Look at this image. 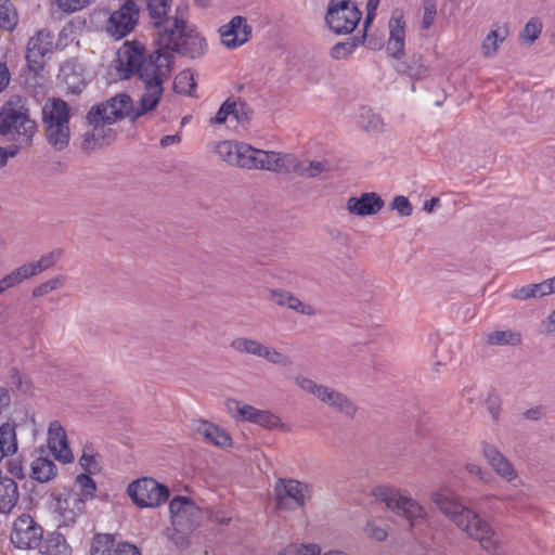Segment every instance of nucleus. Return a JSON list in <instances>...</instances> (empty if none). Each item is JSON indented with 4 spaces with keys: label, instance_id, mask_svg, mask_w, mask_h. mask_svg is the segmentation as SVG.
Segmentation results:
<instances>
[{
    "label": "nucleus",
    "instance_id": "a211bd4d",
    "mask_svg": "<svg viewBox=\"0 0 555 555\" xmlns=\"http://www.w3.org/2000/svg\"><path fill=\"white\" fill-rule=\"evenodd\" d=\"M233 404L235 416L243 421L250 422L267 429L283 428L281 418L270 411L258 410L241 401H233Z\"/></svg>",
    "mask_w": 555,
    "mask_h": 555
},
{
    "label": "nucleus",
    "instance_id": "0eeeda50",
    "mask_svg": "<svg viewBox=\"0 0 555 555\" xmlns=\"http://www.w3.org/2000/svg\"><path fill=\"white\" fill-rule=\"evenodd\" d=\"M47 139L56 150L67 146L70 135L69 108L61 99L49 100L42 108Z\"/></svg>",
    "mask_w": 555,
    "mask_h": 555
},
{
    "label": "nucleus",
    "instance_id": "dca6fc26",
    "mask_svg": "<svg viewBox=\"0 0 555 555\" xmlns=\"http://www.w3.org/2000/svg\"><path fill=\"white\" fill-rule=\"evenodd\" d=\"M52 36L47 30H39L27 43L26 60L29 69L38 72L43 66L44 56L52 52Z\"/></svg>",
    "mask_w": 555,
    "mask_h": 555
},
{
    "label": "nucleus",
    "instance_id": "6e6552de",
    "mask_svg": "<svg viewBox=\"0 0 555 555\" xmlns=\"http://www.w3.org/2000/svg\"><path fill=\"white\" fill-rule=\"evenodd\" d=\"M295 383L302 391L314 396L336 412L347 417L354 416L357 406L345 393L302 375L296 376Z\"/></svg>",
    "mask_w": 555,
    "mask_h": 555
},
{
    "label": "nucleus",
    "instance_id": "423d86ee",
    "mask_svg": "<svg viewBox=\"0 0 555 555\" xmlns=\"http://www.w3.org/2000/svg\"><path fill=\"white\" fill-rule=\"evenodd\" d=\"M372 494L376 501L383 502L390 511L403 517L409 522L412 534L422 542L424 530L429 527V517L418 501L387 486L375 487Z\"/></svg>",
    "mask_w": 555,
    "mask_h": 555
},
{
    "label": "nucleus",
    "instance_id": "69168bd1",
    "mask_svg": "<svg viewBox=\"0 0 555 555\" xmlns=\"http://www.w3.org/2000/svg\"><path fill=\"white\" fill-rule=\"evenodd\" d=\"M16 154H17V149L16 147L3 149V147L0 146V168L2 166H4V164L8 160V157H13Z\"/></svg>",
    "mask_w": 555,
    "mask_h": 555
},
{
    "label": "nucleus",
    "instance_id": "39448f33",
    "mask_svg": "<svg viewBox=\"0 0 555 555\" xmlns=\"http://www.w3.org/2000/svg\"><path fill=\"white\" fill-rule=\"evenodd\" d=\"M37 125L30 117L27 99L23 95H11L0 107V135L15 142L17 151L30 145Z\"/></svg>",
    "mask_w": 555,
    "mask_h": 555
},
{
    "label": "nucleus",
    "instance_id": "4be33fe9",
    "mask_svg": "<svg viewBox=\"0 0 555 555\" xmlns=\"http://www.w3.org/2000/svg\"><path fill=\"white\" fill-rule=\"evenodd\" d=\"M383 207L384 201L375 192L362 193L359 197H350L346 205L349 214L361 217L375 215Z\"/></svg>",
    "mask_w": 555,
    "mask_h": 555
},
{
    "label": "nucleus",
    "instance_id": "cd10ccee",
    "mask_svg": "<svg viewBox=\"0 0 555 555\" xmlns=\"http://www.w3.org/2000/svg\"><path fill=\"white\" fill-rule=\"evenodd\" d=\"M40 553L42 555H70V547L64 535L53 532L42 541Z\"/></svg>",
    "mask_w": 555,
    "mask_h": 555
},
{
    "label": "nucleus",
    "instance_id": "603ef678",
    "mask_svg": "<svg viewBox=\"0 0 555 555\" xmlns=\"http://www.w3.org/2000/svg\"><path fill=\"white\" fill-rule=\"evenodd\" d=\"M287 308L308 317L315 314V309L311 305L301 301L294 295L292 296Z\"/></svg>",
    "mask_w": 555,
    "mask_h": 555
},
{
    "label": "nucleus",
    "instance_id": "9d476101",
    "mask_svg": "<svg viewBox=\"0 0 555 555\" xmlns=\"http://www.w3.org/2000/svg\"><path fill=\"white\" fill-rule=\"evenodd\" d=\"M132 502L140 508H155L169 498V490L153 478H141L132 481L127 489Z\"/></svg>",
    "mask_w": 555,
    "mask_h": 555
},
{
    "label": "nucleus",
    "instance_id": "4d7b16f0",
    "mask_svg": "<svg viewBox=\"0 0 555 555\" xmlns=\"http://www.w3.org/2000/svg\"><path fill=\"white\" fill-rule=\"evenodd\" d=\"M114 555H141V552L134 544L121 541L116 544Z\"/></svg>",
    "mask_w": 555,
    "mask_h": 555
},
{
    "label": "nucleus",
    "instance_id": "3c124183",
    "mask_svg": "<svg viewBox=\"0 0 555 555\" xmlns=\"http://www.w3.org/2000/svg\"><path fill=\"white\" fill-rule=\"evenodd\" d=\"M391 209L397 210L402 217H409L412 215L413 208L408 199L403 195L396 196L391 202Z\"/></svg>",
    "mask_w": 555,
    "mask_h": 555
},
{
    "label": "nucleus",
    "instance_id": "c85d7f7f",
    "mask_svg": "<svg viewBox=\"0 0 555 555\" xmlns=\"http://www.w3.org/2000/svg\"><path fill=\"white\" fill-rule=\"evenodd\" d=\"M17 451L15 426L4 423L0 426V461Z\"/></svg>",
    "mask_w": 555,
    "mask_h": 555
},
{
    "label": "nucleus",
    "instance_id": "6e6d98bb",
    "mask_svg": "<svg viewBox=\"0 0 555 555\" xmlns=\"http://www.w3.org/2000/svg\"><path fill=\"white\" fill-rule=\"evenodd\" d=\"M250 111L247 105L241 101H235V107L233 108L232 117L238 124H245L249 120Z\"/></svg>",
    "mask_w": 555,
    "mask_h": 555
},
{
    "label": "nucleus",
    "instance_id": "1a4fd4ad",
    "mask_svg": "<svg viewBox=\"0 0 555 555\" xmlns=\"http://www.w3.org/2000/svg\"><path fill=\"white\" fill-rule=\"evenodd\" d=\"M362 13L351 0H330L325 14V23L336 35L351 34Z\"/></svg>",
    "mask_w": 555,
    "mask_h": 555
},
{
    "label": "nucleus",
    "instance_id": "b1692460",
    "mask_svg": "<svg viewBox=\"0 0 555 555\" xmlns=\"http://www.w3.org/2000/svg\"><path fill=\"white\" fill-rule=\"evenodd\" d=\"M491 498L496 499L506 504V511L512 515H519L528 512L531 508L528 502V495L519 490L511 494L502 495H485L481 498L482 501L490 500Z\"/></svg>",
    "mask_w": 555,
    "mask_h": 555
},
{
    "label": "nucleus",
    "instance_id": "c03bdc74",
    "mask_svg": "<svg viewBox=\"0 0 555 555\" xmlns=\"http://www.w3.org/2000/svg\"><path fill=\"white\" fill-rule=\"evenodd\" d=\"M260 358L266 359L268 362L281 365V366H289L292 365V360L288 356L280 352L273 347L264 346L262 348V352Z\"/></svg>",
    "mask_w": 555,
    "mask_h": 555
},
{
    "label": "nucleus",
    "instance_id": "680f3d73",
    "mask_svg": "<svg viewBox=\"0 0 555 555\" xmlns=\"http://www.w3.org/2000/svg\"><path fill=\"white\" fill-rule=\"evenodd\" d=\"M10 82V73L4 63H0V93L8 87Z\"/></svg>",
    "mask_w": 555,
    "mask_h": 555
},
{
    "label": "nucleus",
    "instance_id": "a18cd8bd",
    "mask_svg": "<svg viewBox=\"0 0 555 555\" xmlns=\"http://www.w3.org/2000/svg\"><path fill=\"white\" fill-rule=\"evenodd\" d=\"M64 282H65V279L63 276L52 278V279L39 284L38 286H36L33 289V296L34 297L46 296V295L54 292L55 289L62 287L64 285Z\"/></svg>",
    "mask_w": 555,
    "mask_h": 555
},
{
    "label": "nucleus",
    "instance_id": "20e7f679",
    "mask_svg": "<svg viewBox=\"0 0 555 555\" xmlns=\"http://www.w3.org/2000/svg\"><path fill=\"white\" fill-rule=\"evenodd\" d=\"M235 166L247 170H268L278 173H295L313 178L324 170L320 162L299 160L292 154L268 152L238 142Z\"/></svg>",
    "mask_w": 555,
    "mask_h": 555
},
{
    "label": "nucleus",
    "instance_id": "bb28decb",
    "mask_svg": "<svg viewBox=\"0 0 555 555\" xmlns=\"http://www.w3.org/2000/svg\"><path fill=\"white\" fill-rule=\"evenodd\" d=\"M30 476L34 480L44 483L53 479L57 474V468L53 461L48 457L39 456L31 462Z\"/></svg>",
    "mask_w": 555,
    "mask_h": 555
},
{
    "label": "nucleus",
    "instance_id": "e433bc0d",
    "mask_svg": "<svg viewBox=\"0 0 555 555\" xmlns=\"http://www.w3.org/2000/svg\"><path fill=\"white\" fill-rule=\"evenodd\" d=\"M238 142L233 140L220 141L215 146V153L228 165L235 166Z\"/></svg>",
    "mask_w": 555,
    "mask_h": 555
},
{
    "label": "nucleus",
    "instance_id": "f03ea898",
    "mask_svg": "<svg viewBox=\"0 0 555 555\" xmlns=\"http://www.w3.org/2000/svg\"><path fill=\"white\" fill-rule=\"evenodd\" d=\"M147 10L156 27L155 43L158 49L155 53L177 52L183 56L192 59L202 56L207 50V43L204 37L196 30L195 26L188 23L184 18L186 7H177L176 15L172 20L167 17L170 11L172 0H146Z\"/></svg>",
    "mask_w": 555,
    "mask_h": 555
},
{
    "label": "nucleus",
    "instance_id": "7c9ffc66",
    "mask_svg": "<svg viewBox=\"0 0 555 555\" xmlns=\"http://www.w3.org/2000/svg\"><path fill=\"white\" fill-rule=\"evenodd\" d=\"M63 256V250L57 248L42 255L37 261L26 263L31 276H35L52 268Z\"/></svg>",
    "mask_w": 555,
    "mask_h": 555
},
{
    "label": "nucleus",
    "instance_id": "7ed1b4c3",
    "mask_svg": "<svg viewBox=\"0 0 555 555\" xmlns=\"http://www.w3.org/2000/svg\"><path fill=\"white\" fill-rule=\"evenodd\" d=\"M430 500L459 530L477 541L488 555H504V542L500 534L490 522L464 505L456 495L437 490L430 494Z\"/></svg>",
    "mask_w": 555,
    "mask_h": 555
},
{
    "label": "nucleus",
    "instance_id": "ea45409f",
    "mask_svg": "<svg viewBox=\"0 0 555 555\" xmlns=\"http://www.w3.org/2000/svg\"><path fill=\"white\" fill-rule=\"evenodd\" d=\"M404 67L403 73L414 80L423 79L429 75V67L425 64L422 56L413 57Z\"/></svg>",
    "mask_w": 555,
    "mask_h": 555
},
{
    "label": "nucleus",
    "instance_id": "72a5a7b5",
    "mask_svg": "<svg viewBox=\"0 0 555 555\" xmlns=\"http://www.w3.org/2000/svg\"><path fill=\"white\" fill-rule=\"evenodd\" d=\"M280 555H349L346 552L332 550L321 553V547L318 544H300L292 545L283 550Z\"/></svg>",
    "mask_w": 555,
    "mask_h": 555
},
{
    "label": "nucleus",
    "instance_id": "0e129e2a",
    "mask_svg": "<svg viewBox=\"0 0 555 555\" xmlns=\"http://www.w3.org/2000/svg\"><path fill=\"white\" fill-rule=\"evenodd\" d=\"M531 285H532V289L534 293V298L546 296V295L551 294V288H550L548 284L544 283V281L541 283L531 284Z\"/></svg>",
    "mask_w": 555,
    "mask_h": 555
},
{
    "label": "nucleus",
    "instance_id": "e2e57ef3",
    "mask_svg": "<svg viewBox=\"0 0 555 555\" xmlns=\"http://www.w3.org/2000/svg\"><path fill=\"white\" fill-rule=\"evenodd\" d=\"M487 406H488V411L491 414L492 418L494 421H498L500 417V412H501V406H500L499 401L495 398L489 399L487 402Z\"/></svg>",
    "mask_w": 555,
    "mask_h": 555
},
{
    "label": "nucleus",
    "instance_id": "f3484780",
    "mask_svg": "<svg viewBox=\"0 0 555 555\" xmlns=\"http://www.w3.org/2000/svg\"><path fill=\"white\" fill-rule=\"evenodd\" d=\"M221 42L228 49H236L246 43L251 36V27L243 16H234L219 28Z\"/></svg>",
    "mask_w": 555,
    "mask_h": 555
},
{
    "label": "nucleus",
    "instance_id": "bf43d9fd",
    "mask_svg": "<svg viewBox=\"0 0 555 555\" xmlns=\"http://www.w3.org/2000/svg\"><path fill=\"white\" fill-rule=\"evenodd\" d=\"M512 297L518 300H527L529 298H534V293L532 289V285H526L519 288H516L512 293Z\"/></svg>",
    "mask_w": 555,
    "mask_h": 555
},
{
    "label": "nucleus",
    "instance_id": "13d9d810",
    "mask_svg": "<svg viewBox=\"0 0 555 555\" xmlns=\"http://www.w3.org/2000/svg\"><path fill=\"white\" fill-rule=\"evenodd\" d=\"M465 469L468 474L478 477L482 481H488L490 474L477 463H467Z\"/></svg>",
    "mask_w": 555,
    "mask_h": 555
},
{
    "label": "nucleus",
    "instance_id": "58836bf2",
    "mask_svg": "<svg viewBox=\"0 0 555 555\" xmlns=\"http://www.w3.org/2000/svg\"><path fill=\"white\" fill-rule=\"evenodd\" d=\"M176 92L191 95L196 88L195 79L190 70H182L173 81Z\"/></svg>",
    "mask_w": 555,
    "mask_h": 555
},
{
    "label": "nucleus",
    "instance_id": "ddd939ff",
    "mask_svg": "<svg viewBox=\"0 0 555 555\" xmlns=\"http://www.w3.org/2000/svg\"><path fill=\"white\" fill-rule=\"evenodd\" d=\"M171 524L177 531L193 530L201 521L202 513L193 500L175 496L169 503Z\"/></svg>",
    "mask_w": 555,
    "mask_h": 555
},
{
    "label": "nucleus",
    "instance_id": "f8f14e48",
    "mask_svg": "<svg viewBox=\"0 0 555 555\" xmlns=\"http://www.w3.org/2000/svg\"><path fill=\"white\" fill-rule=\"evenodd\" d=\"M42 534L41 526L29 514L23 513L12 524L10 540L16 548L28 550L40 545Z\"/></svg>",
    "mask_w": 555,
    "mask_h": 555
},
{
    "label": "nucleus",
    "instance_id": "2f4dec72",
    "mask_svg": "<svg viewBox=\"0 0 555 555\" xmlns=\"http://www.w3.org/2000/svg\"><path fill=\"white\" fill-rule=\"evenodd\" d=\"M33 278L26 263L12 270L0 280V295L5 291L15 287L25 280Z\"/></svg>",
    "mask_w": 555,
    "mask_h": 555
},
{
    "label": "nucleus",
    "instance_id": "4468645a",
    "mask_svg": "<svg viewBox=\"0 0 555 555\" xmlns=\"http://www.w3.org/2000/svg\"><path fill=\"white\" fill-rule=\"evenodd\" d=\"M139 8L132 0H127L108 17L105 30L114 39L119 40L130 34L137 25Z\"/></svg>",
    "mask_w": 555,
    "mask_h": 555
},
{
    "label": "nucleus",
    "instance_id": "9b49d317",
    "mask_svg": "<svg viewBox=\"0 0 555 555\" xmlns=\"http://www.w3.org/2000/svg\"><path fill=\"white\" fill-rule=\"evenodd\" d=\"M274 492L279 508L294 511L304 507L311 498V486L296 479H280Z\"/></svg>",
    "mask_w": 555,
    "mask_h": 555
},
{
    "label": "nucleus",
    "instance_id": "393cba45",
    "mask_svg": "<svg viewBox=\"0 0 555 555\" xmlns=\"http://www.w3.org/2000/svg\"><path fill=\"white\" fill-rule=\"evenodd\" d=\"M509 34L507 24L498 25L490 30L481 43V53L485 57H493L500 46L506 40Z\"/></svg>",
    "mask_w": 555,
    "mask_h": 555
},
{
    "label": "nucleus",
    "instance_id": "79ce46f5",
    "mask_svg": "<svg viewBox=\"0 0 555 555\" xmlns=\"http://www.w3.org/2000/svg\"><path fill=\"white\" fill-rule=\"evenodd\" d=\"M542 31V22L538 17H531L520 33V39L531 44L534 42Z\"/></svg>",
    "mask_w": 555,
    "mask_h": 555
},
{
    "label": "nucleus",
    "instance_id": "473e14b6",
    "mask_svg": "<svg viewBox=\"0 0 555 555\" xmlns=\"http://www.w3.org/2000/svg\"><path fill=\"white\" fill-rule=\"evenodd\" d=\"M358 124L366 131L380 132L384 128L383 119L369 107H361L358 115Z\"/></svg>",
    "mask_w": 555,
    "mask_h": 555
},
{
    "label": "nucleus",
    "instance_id": "f257e3e1",
    "mask_svg": "<svg viewBox=\"0 0 555 555\" xmlns=\"http://www.w3.org/2000/svg\"><path fill=\"white\" fill-rule=\"evenodd\" d=\"M115 69L120 79L137 76L144 85V92L137 107L130 95L120 93L104 103L91 107L87 119L94 131L103 125H112L124 117L137 119L153 111L163 95V82L170 73L168 53L146 54L143 43L126 41L117 51Z\"/></svg>",
    "mask_w": 555,
    "mask_h": 555
},
{
    "label": "nucleus",
    "instance_id": "864d4df0",
    "mask_svg": "<svg viewBox=\"0 0 555 555\" xmlns=\"http://www.w3.org/2000/svg\"><path fill=\"white\" fill-rule=\"evenodd\" d=\"M95 0H57L59 8L64 12H76Z\"/></svg>",
    "mask_w": 555,
    "mask_h": 555
},
{
    "label": "nucleus",
    "instance_id": "4c0bfd02",
    "mask_svg": "<svg viewBox=\"0 0 555 555\" xmlns=\"http://www.w3.org/2000/svg\"><path fill=\"white\" fill-rule=\"evenodd\" d=\"M231 347L238 352L249 353L256 357H260L263 345L257 340L238 337L232 340Z\"/></svg>",
    "mask_w": 555,
    "mask_h": 555
},
{
    "label": "nucleus",
    "instance_id": "49530a36",
    "mask_svg": "<svg viewBox=\"0 0 555 555\" xmlns=\"http://www.w3.org/2000/svg\"><path fill=\"white\" fill-rule=\"evenodd\" d=\"M436 15H437L436 0H423L422 28L429 29L435 23Z\"/></svg>",
    "mask_w": 555,
    "mask_h": 555
},
{
    "label": "nucleus",
    "instance_id": "37998d69",
    "mask_svg": "<svg viewBox=\"0 0 555 555\" xmlns=\"http://www.w3.org/2000/svg\"><path fill=\"white\" fill-rule=\"evenodd\" d=\"M79 464L88 474H95L101 469L100 463L98 461V455L90 447H86L83 449L82 454L79 459Z\"/></svg>",
    "mask_w": 555,
    "mask_h": 555
},
{
    "label": "nucleus",
    "instance_id": "5fc2aeb1",
    "mask_svg": "<svg viewBox=\"0 0 555 555\" xmlns=\"http://www.w3.org/2000/svg\"><path fill=\"white\" fill-rule=\"evenodd\" d=\"M293 294L282 289H271L269 292V299L281 307H287Z\"/></svg>",
    "mask_w": 555,
    "mask_h": 555
},
{
    "label": "nucleus",
    "instance_id": "c756f323",
    "mask_svg": "<svg viewBox=\"0 0 555 555\" xmlns=\"http://www.w3.org/2000/svg\"><path fill=\"white\" fill-rule=\"evenodd\" d=\"M487 343L492 346H517L521 343V334L513 330H499L487 334Z\"/></svg>",
    "mask_w": 555,
    "mask_h": 555
},
{
    "label": "nucleus",
    "instance_id": "412c9836",
    "mask_svg": "<svg viewBox=\"0 0 555 555\" xmlns=\"http://www.w3.org/2000/svg\"><path fill=\"white\" fill-rule=\"evenodd\" d=\"M389 39L386 50L388 54L395 59H400L404 53L405 41V21L403 12L400 9L392 11L388 23Z\"/></svg>",
    "mask_w": 555,
    "mask_h": 555
},
{
    "label": "nucleus",
    "instance_id": "a19ab883",
    "mask_svg": "<svg viewBox=\"0 0 555 555\" xmlns=\"http://www.w3.org/2000/svg\"><path fill=\"white\" fill-rule=\"evenodd\" d=\"M363 40H364V35L361 37V39L352 38L350 40H347L346 42L336 43L331 50L332 57L336 59V60L347 57L354 51V49L357 48V46L359 43L363 42Z\"/></svg>",
    "mask_w": 555,
    "mask_h": 555
},
{
    "label": "nucleus",
    "instance_id": "a878e982",
    "mask_svg": "<svg viewBox=\"0 0 555 555\" xmlns=\"http://www.w3.org/2000/svg\"><path fill=\"white\" fill-rule=\"evenodd\" d=\"M16 482L9 477L0 478V513H10L18 501Z\"/></svg>",
    "mask_w": 555,
    "mask_h": 555
},
{
    "label": "nucleus",
    "instance_id": "2eb2a0df",
    "mask_svg": "<svg viewBox=\"0 0 555 555\" xmlns=\"http://www.w3.org/2000/svg\"><path fill=\"white\" fill-rule=\"evenodd\" d=\"M51 507L59 527L70 526L82 513L85 499L75 490H65L54 499Z\"/></svg>",
    "mask_w": 555,
    "mask_h": 555
},
{
    "label": "nucleus",
    "instance_id": "6ab92c4d",
    "mask_svg": "<svg viewBox=\"0 0 555 555\" xmlns=\"http://www.w3.org/2000/svg\"><path fill=\"white\" fill-rule=\"evenodd\" d=\"M481 452L493 472L503 480L512 482L518 478L514 464L493 444L481 442Z\"/></svg>",
    "mask_w": 555,
    "mask_h": 555
},
{
    "label": "nucleus",
    "instance_id": "f704fd0d",
    "mask_svg": "<svg viewBox=\"0 0 555 555\" xmlns=\"http://www.w3.org/2000/svg\"><path fill=\"white\" fill-rule=\"evenodd\" d=\"M117 543L109 533L96 534L91 544V555H114V548Z\"/></svg>",
    "mask_w": 555,
    "mask_h": 555
},
{
    "label": "nucleus",
    "instance_id": "09e8293b",
    "mask_svg": "<svg viewBox=\"0 0 555 555\" xmlns=\"http://www.w3.org/2000/svg\"><path fill=\"white\" fill-rule=\"evenodd\" d=\"M364 533L378 542L385 541L388 537V531L385 527L378 526L374 520H369L364 528Z\"/></svg>",
    "mask_w": 555,
    "mask_h": 555
},
{
    "label": "nucleus",
    "instance_id": "052dcab7",
    "mask_svg": "<svg viewBox=\"0 0 555 555\" xmlns=\"http://www.w3.org/2000/svg\"><path fill=\"white\" fill-rule=\"evenodd\" d=\"M379 5V0H367L366 3V16L364 20V28L366 29L369 25L373 22L376 16V11Z\"/></svg>",
    "mask_w": 555,
    "mask_h": 555
},
{
    "label": "nucleus",
    "instance_id": "c9c22d12",
    "mask_svg": "<svg viewBox=\"0 0 555 555\" xmlns=\"http://www.w3.org/2000/svg\"><path fill=\"white\" fill-rule=\"evenodd\" d=\"M18 22L17 13L10 0H0V28L12 31Z\"/></svg>",
    "mask_w": 555,
    "mask_h": 555
},
{
    "label": "nucleus",
    "instance_id": "8fccbe9b",
    "mask_svg": "<svg viewBox=\"0 0 555 555\" xmlns=\"http://www.w3.org/2000/svg\"><path fill=\"white\" fill-rule=\"evenodd\" d=\"M235 107V100L228 99L225 100L221 106L219 107L215 118L211 119V122L215 124H224L230 116H232L233 108Z\"/></svg>",
    "mask_w": 555,
    "mask_h": 555
},
{
    "label": "nucleus",
    "instance_id": "5701e85b",
    "mask_svg": "<svg viewBox=\"0 0 555 555\" xmlns=\"http://www.w3.org/2000/svg\"><path fill=\"white\" fill-rule=\"evenodd\" d=\"M194 429L207 443L220 448L231 446V437L229 434L212 423L207 421H197L194 425Z\"/></svg>",
    "mask_w": 555,
    "mask_h": 555
},
{
    "label": "nucleus",
    "instance_id": "774afa93",
    "mask_svg": "<svg viewBox=\"0 0 555 555\" xmlns=\"http://www.w3.org/2000/svg\"><path fill=\"white\" fill-rule=\"evenodd\" d=\"M542 415H543V411L541 408L529 409L525 413V416L528 420H533V421L540 420L542 417Z\"/></svg>",
    "mask_w": 555,
    "mask_h": 555
},
{
    "label": "nucleus",
    "instance_id": "338daca9",
    "mask_svg": "<svg viewBox=\"0 0 555 555\" xmlns=\"http://www.w3.org/2000/svg\"><path fill=\"white\" fill-rule=\"evenodd\" d=\"M181 141V137L179 134H170V135H165L160 139V146L162 147H167L169 145H173V144H178L180 143Z\"/></svg>",
    "mask_w": 555,
    "mask_h": 555
},
{
    "label": "nucleus",
    "instance_id": "aec40b11",
    "mask_svg": "<svg viewBox=\"0 0 555 555\" xmlns=\"http://www.w3.org/2000/svg\"><path fill=\"white\" fill-rule=\"evenodd\" d=\"M48 448L53 457L68 464L74 461V454L68 446L67 435L59 421H52L48 427Z\"/></svg>",
    "mask_w": 555,
    "mask_h": 555
},
{
    "label": "nucleus",
    "instance_id": "de8ad7c7",
    "mask_svg": "<svg viewBox=\"0 0 555 555\" xmlns=\"http://www.w3.org/2000/svg\"><path fill=\"white\" fill-rule=\"evenodd\" d=\"M76 486L81 491L80 495L86 499H92L96 490L94 480L87 474H80L76 477Z\"/></svg>",
    "mask_w": 555,
    "mask_h": 555
}]
</instances>
